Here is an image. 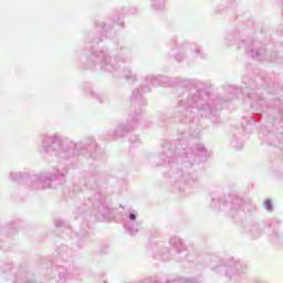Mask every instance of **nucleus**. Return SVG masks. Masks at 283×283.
I'll list each match as a JSON object with an SVG mask.
<instances>
[{
  "label": "nucleus",
  "mask_w": 283,
  "mask_h": 283,
  "mask_svg": "<svg viewBox=\"0 0 283 283\" xmlns=\"http://www.w3.org/2000/svg\"><path fill=\"white\" fill-rule=\"evenodd\" d=\"M264 205H265L266 209H268L269 211H271V200H270V199H266L265 202H264Z\"/></svg>",
  "instance_id": "nucleus-1"
},
{
  "label": "nucleus",
  "mask_w": 283,
  "mask_h": 283,
  "mask_svg": "<svg viewBox=\"0 0 283 283\" xmlns=\"http://www.w3.org/2000/svg\"><path fill=\"white\" fill-rule=\"evenodd\" d=\"M130 220H136V214H130Z\"/></svg>",
  "instance_id": "nucleus-2"
}]
</instances>
